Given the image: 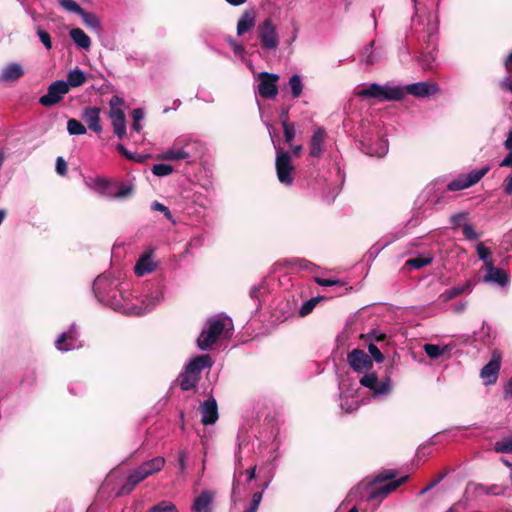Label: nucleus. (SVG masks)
I'll list each match as a JSON object with an SVG mask.
<instances>
[{
	"label": "nucleus",
	"instance_id": "79ce46f5",
	"mask_svg": "<svg viewBox=\"0 0 512 512\" xmlns=\"http://www.w3.org/2000/svg\"><path fill=\"white\" fill-rule=\"evenodd\" d=\"M84 23L91 27V28H94V29H99L100 28V21L99 19L97 18L96 15L92 14V13H89V12H86L83 10V12L80 14Z\"/></svg>",
	"mask_w": 512,
	"mask_h": 512
},
{
	"label": "nucleus",
	"instance_id": "0e129e2a",
	"mask_svg": "<svg viewBox=\"0 0 512 512\" xmlns=\"http://www.w3.org/2000/svg\"><path fill=\"white\" fill-rule=\"evenodd\" d=\"M494 448H512V435L508 438H504L502 441H498Z\"/></svg>",
	"mask_w": 512,
	"mask_h": 512
},
{
	"label": "nucleus",
	"instance_id": "e2e57ef3",
	"mask_svg": "<svg viewBox=\"0 0 512 512\" xmlns=\"http://www.w3.org/2000/svg\"><path fill=\"white\" fill-rule=\"evenodd\" d=\"M367 336H368V338H370L371 340L376 341V342L384 341L386 339L385 333L375 331V330L372 331L371 333H369Z\"/></svg>",
	"mask_w": 512,
	"mask_h": 512
},
{
	"label": "nucleus",
	"instance_id": "de8ad7c7",
	"mask_svg": "<svg viewBox=\"0 0 512 512\" xmlns=\"http://www.w3.org/2000/svg\"><path fill=\"white\" fill-rule=\"evenodd\" d=\"M95 185L99 191V193L103 196L109 197L110 196V184L109 182L104 178H97L95 180Z\"/></svg>",
	"mask_w": 512,
	"mask_h": 512
},
{
	"label": "nucleus",
	"instance_id": "9b49d317",
	"mask_svg": "<svg viewBox=\"0 0 512 512\" xmlns=\"http://www.w3.org/2000/svg\"><path fill=\"white\" fill-rule=\"evenodd\" d=\"M69 92V84L63 80L53 82L45 95L41 96L39 102L42 106L50 107L59 103L63 96Z\"/></svg>",
	"mask_w": 512,
	"mask_h": 512
},
{
	"label": "nucleus",
	"instance_id": "09e8293b",
	"mask_svg": "<svg viewBox=\"0 0 512 512\" xmlns=\"http://www.w3.org/2000/svg\"><path fill=\"white\" fill-rule=\"evenodd\" d=\"M466 188H469L466 180L464 177H459L453 181H451L448 185H447V189L449 191H459V190H463V189H466Z\"/></svg>",
	"mask_w": 512,
	"mask_h": 512
},
{
	"label": "nucleus",
	"instance_id": "5fc2aeb1",
	"mask_svg": "<svg viewBox=\"0 0 512 512\" xmlns=\"http://www.w3.org/2000/svg\"><path fill=\"white\" fill-rule=\"evenodd\" d=\"M477 254L481 260L485 262H492L490 260L491 252L488 248H486L482 243H479L477 245Z\"/></svg>",
	"mask_w": 512,
	"mask_h": 512
},
{
	"label": "nucleus",
	"instance_id": "13d9d810",
	"mask_svg": "<svg viewBox=\"0 0 512 512\" xmlns=\"http://www.w3.org/2000/svg\"><path fill=\"white\" fill-rule=\"evenodd\" d=\"M56 171L61 176L66 175V173H67V163L63 159V157H58L56 159Z\"/></svg>",
	"mask_w": 512,
	"mask_h": 512
},
{
	"label": "nucleus",
	"instance_id": "72a5a7b5",
	"mask_svg": "<svg viewBox=\"0 0 512 512\" xmlns=\"http://www.w3.org/2000/svg\"><path fill=\"white\" fill-rule=\"evenodd\" d=\"M373 45H374L373 41L368 43L362 49L361 54H360L361 61L366 63L367 65H373L377 61V58L374 56V53H373Z\"/></svg>",
	"mask_w": 512,
	"mask_h": 512
},
{
	"label": "nucleus",
	"instance_id": "c85d7f7f",
	"mask_svg": "<svg viewBox=\"0 0 512 512\" xmlns=\"http://www.w3.org/2000/svg\"><path fill=\"white\" fill-rule=\"evenodd\" d=\"M86 82V76L83 73L82 70L79 68H75L74 70L70 71L67 75V84H69V87H79L82 86Z\"/></svg>",
	"mask_w": 512,
	"mask_h": 512
},
{
	"label": "nucleus",
	"instance_id": "f257e3e1",
	"mask_svg": "<svg viewBox=\"0 0 512 512\" xmlns=\"http://www.w3.org/2000/svg\"><path fill=\"white\" fill-rule=\"evenodd\" d=\"M396 476L395 469L381 470L372 478L360 481L350 490L348 497L351 500L380 503L409 479L408 475L398 479Z\"/></svg>",
	"mask_w": 512,
	"mask_h": 512
},
{
	"label": "nucleus",
	"instance_id": "774afa93",
	"mask_svg": "<svg viewBox=\"0 0 512 512\" xmlns=\"http://www.w3.org/2000/svg\"><path fill=\"white\" fill-rule=\"evenodd\" d=\"M504 147L508 151H512V130L508 132L507 138L504 141Z\"/></svg>",
	"mask_w": 512,
	"mask_h": 512
},
{
	"label": "nucleus",
	"instance_id": "6e6552de",
	"mask_svg": "<svg viewBox=\"0 0 512 512\" xmlns=\"http://www.w3.org/2000/svg\"><path fill=\"white\" fill-rule=\"evenodd\" d=\"M258 38L263 49L274 50L279 45L277 28L271 18H266L257 27Z\"/></svg>",
	"mask_w": 512,
	"mask_h": 512
},
{
	"label": "nucleus",
	"instance_id": "ddd939ff",
	"mask_svg": "<svg viewBox=\"0 0 512 512\" xmlns=\"http://www.w3.org/2000/svg\"><path fill=\"white\" fill-rule=\"evenodd\" d=\"M349 366L357 373L368 372L373 368L372 358L361 349H353L347 354Z\"/></svg>",
	"mask_w": 512,
	"mask_h": 512
},
{
	"label": "nucleus",
	"instance_id": "393cba45",
	"mask_svg": "<svg viewBox=\"0 0 512 512\" xmlns=\"http://www.w3.org/2000/svg\"><path fill=\"white\" fill-rule=\"evenodd\" d=\"M200 381V377H196L190 374L187 370H184L177 378V382L183 391H188L195 388Z\"/></svg>",
	"mask_w": 512,
	"mask_h": 512
},
{
	"label": "nucleus",
	"instance_id": "4be33fe9",
	"mask_svg": "<svg viewBox=\"0 0 512 512\" xmlns=\"http://www.w3.org/2000/svg\"><path fill=\"white\" fill-rule=\"evenodd\" d=\"M212 501L213 494L207 490L202 491L201 494L194 500L192 510L194 512H210Z\"/></svg>",
	"mask_w": 512,
	"mask_h": 512
},
{
	"label": "nucleus",
	"instance_id": "9d476101",
	"mask_svg": "<svg viewBox=\"0 0 512 512\" xmlns=\"http://www.w3.org/2000/svg\"><path fill=\"white\" fill-rule=\"evenodd\" d=\"M501 362L502 353L498 349L493 350L490 361L480 371V377L486 385H492L497 382Z\"/></svg>",
	"mask_w": 512,
	"mask_h": 512
},
{
	"label": "nucleus",
	"instance_id": "c03bdc74",
	"mask_svg": "<svg viewBox=\"0 0 512 512\" xmlns=\"http://www.w3.org/2000/svg\"><path fill=\"white\" fill-rule=\"evenodd\" d=\"M143 116H144L143 110L140 108L134 109L132 111V118H133L132 129L134 131H136L137 133H139L142 129V126L140 125V121L143 119Z\"/></svg>",
	"mask_w": 512,
	"mask_h": 512
},
{
	"label": "nucleus",
	"instance_id": "3c124183",
	"mask_svg": "<svg viewBox=\"0 0 512 512\" xmlns=\"http://www.w3.org/2000/svg\"><path fill=\"white\" fill-rule=\"evenodd\" d=\"M60 5L71 12H75L77 14H81L83 12V8H81L74 0H60Z\"/></svg>",
	"mask_w": 512,
	"mask_h": 512
},
{
	"label": "nucleus",
	"instance_id": "7ed1b4c3",
	"mask_svg": "<svg viewBox=\"0 0 512 512\" xmlns=\"http://www.w3.org/2000/svg\"><path fill=\"white\" fill-rule=\"evenodd\" d=\"M358 97L362 99H374L378 102L400 101L404 99V93L400 86L380 85L371 83L367 87L357 92Z\"/></svg>",
	"mask_w": 512,
	"mask_h": 512
},
{
	"label": "nucleus",
	"instance_id": "4c0bfd02",
	"mask_svg": "<svg viewBox=\"0 0 512 512\" xmlns=\"http://www.w3.org/2000/svg\"><path fill=\"white\" fill-rule=\"evenodd\" d=\"M152 173L158 177L168 176L173 173L174 168L169 164H155L152 166Z\"/></svg>",
	"mask_w": 512,
	"mask_h": 512
},
{
	"label": "nucleus",
	"instance_id": "2eb2a0df",
	"mask_svg": "<svg viewBox=\"0 0 512 512\" xmlns=\"http://www.w3.org/2000/svg\"><path fill=\"white\" fill-rule=\"evenodd\" d=\"M199 411L202 417L201 422L204 425L214 424L218 420V405L215 398L213 397H210L209 399L204 401L200 405Z\"/></svg>",
	"mask_w": 512,
	"mask_h": 512
},
{
	"label": "nucleus",
	"instance_id": "a878e982",
	"mask_svg": "<svg viewBox=\"0 0 512 512\" xmlns=\"http://www.w3.org/2000/svg\"><path fill=\"white\" fill-rule=\"evenodd\" d=\"M69 35L71 39L74 41L82 49H89L91 46L90 37L80 28H73L70 30Z\"/></svg>",
	"mask_w": 512,
	"mask_h": 512
},
{
	"label": "nucleus",
	"instance_id": "7c9ffc66",
	"mask_svg": "<svg viewBox=\"0 0 512 512\" xmlns=\"http://www.w3.org/2000/svg\"><path fill=\"white\" fill-rule=\"evenodd\" d=\"M490 170L489 166H486L479 170H473L467 176H465V180L469 187L478 183Z\"/></svg>",
	"mask_w": 512,
	"mask_h": 512
},
{
	"label": "nucleus",
	"instance_id": "c756f323",
	"mask_svg": "<svg viewBox=\"0 0 512 512\" xmlns=\"http://www.w3.org/2000/svg\"><path fill=\"white\" fill-rule=\"evenodd\" d=\"M73 336L70 332L62 333L55 342V346L60 351H68L73 348Z\"/></svg>",
	"mask_w": 512,
	"mask_h": 512
},
{
	"label": "nucleus",
	"instance_id": "37998d69",
	"mask_svg": "<svg viewBox=\"0 0 512 512\" xmlns=\"http://www.w3.org/2000/svg\"><path fill=\"white\" fill-rule=\"evenodd\" d=\"M35 30H36V33H37L40 41L44 45V47L47 50H51L52 49V41H51L50 34L46 30H44L41 26H37L35 28Z\"/></svg>",
	"mask_w": 512,
	"mask_h": 512
},
{
	"label": "nucleus",
	"instance_id": "b1692460",
	"mask_svg": "<svg viewBox=\"0 0 512 512\" xmlns=\"http://www.w3.org/2000/svg\"><path fill=\"white\" fill-rule=\"evenodd\" d=\"M423 349L427 356L432 360H436L439 357L443 356L444 354H447L448 357H450V345L439 346L436 344L427 343L423 346Z\"/></svg>",
	"mask_w": 512,
	"mask_h": 512
},
{
	"label": "nucleus",
	"instance_id": "f704fd0d",
	"mask_svg": "<svg viewBox=\"0 0 512 512\" xmlns=\"http://www.w3.org/2000/svg\"><path fill=\"white\" fill-rule=\"evenodd\" d=\"M289 86L293 98H299L303 90L301 77L297 74L292 75L289 79Z\"/></svg>",
	"mask_w": 512,
	"mask_h": 512
},
{
	"label": "nucleus",
	"instance_id": "58836bf2",
	"mask_svg": "<svg viewBox=\"0 0 512 512\" xmlns=\"http://www.w3.org/2000/svg\"><path fill=\"white\" fill-rule=\"evenodd\" d=\"M148 512H178L176 506L170 501H161L151 507Z\"/></svg>",
	"mask_w": 512,
	"mask_h": 512
},
{
	"label": "nucleus",
	"instance_id": "603ef678",
	"mask_svg": "<svg viewBox=\"0 0 512 512\" xmlns=\"http://www.w3.org/2000/svg\"><path fill=\"white\" fill-rule=\"evenodd\" d=\"M368 351L371 355L370 357H372L377 363H381L384 361L383 353L379 350V348L374 343H370L368 345Z\"/></svg>",
	"mask_w": 512,
	"mask_h": 512
},
{
	"label": "nucleus",
	"instance_id": "f8f14e48",
	"mask_svg": "<svg viewBox=\"0 0 512 512\" xmlns=\"http://www.w3.org/2000/svg\"><path fill=\"white\" fill-rule=\"evenodd\" d=\"M360 384L363 387L370 389L374 395H386L391 391V379L386 377L384 380L379 381L375 372L366 373L360 378Z\"/></svg>",
	"mask_w": 512,
	"mask_h": 512
},
{
	"label": "nucleus",
	"instance_id": "864d4df0",
	"mask_svg": "<svg viewBox=\"0 0 512 512\" xmlns=\"http://www.w3.org/2000/svg\"><path fill=\"white\" fill-rule=\"evenodd\" d=\"M262 492H256L252 496V502L250 506L247 508L246 512H257L258 507L262 501Z\"/></svg>",
	"mask_w": 512,
	"mask_h": 512
},
{
	"label": "nucleus",
	"instance_id": "0eeeda50",
	"mask_svg": "<svg viewBox=\"0 0 512 512\" xmlns=\"http://www.w3.org/2000/svg\"><path fill=\"white\" fill-rule=\"evenodd\" d=\"M93 291L100 302L108 303L117 300L118 282L107 276H98L93 284Z\"/></svg>",
	"mask_w": 512,
	"mask_h": 512
},
{
	"label": "nucleus",
	"instance_id": "4468645a",
	"mask_svg": "<svg viewBox=\"0 0 512 512\" xmlns=\"http://www.w3.org/2000/svg\"><path fill=\"white\" fill-rule=\"evenodd\" d=\"M402 91L404 97L406 94H410L417 98H425L436 94L439 91V87L436 83L417 82L402 87Z\"/></svg>",
	"mask_w": 512,
	"mask_h": 512
},
{
	"label": "nucleus",
	"instance_id": "473e14b6",
	"mask_svg": "<svg viewBox=\"0 0 512 512\" xmlns=\"http://www.w3.org/2000/svg\"><path fill=\"white\" fill-rule=\"evenodd\" d=\"M281 117L282 119V126L284 130V138L287 143H291L293 139L295 138V128L294 125L288 122V115L287 112H283Z\"/></svg>",
	"mask_w": 512,
	"mask_h": 512
},
{
	"label": "nucleus",
	"instance_id": "6e6d98bb",
	"mask_svg": "<svg viewBox=\"0 0 512 512\" xmlns=\"http://www.w3.org/2000/svg\"><path fill=\"white\" fill-rule=\"evenodd\" d=\"M151 207L153 210L163 213L167 219H169V220L172 219V214H171L169 208L167 206H165L164 204L155 201L152 203Z\"/></svg>",
	"mask_w": 512,
	"mask_h": 512
},
{
	"label": "nucleus",
	"instance_id": "bf43d9fd",
	"mask_svg": "<svg viewBox=\"0 0 512 512\" xmlns=\"http://www.w3.org/2000/svg\"><path fill=\"white\" fill-rule=\"evenodd\" d=\"M315 282L320 286H333V285H341L340 280L337 279H324L320 277L315 278Z\"/></svg>",
	"mask_w": 512,
	"mask_h": 512
},
{
	"label": "nucleus",
	"instance_id": "39448f33",
	"mask_svg": "<svg viewBox=\"0 0 512 512\" xmlns=\"http://www.w3.org/2000/svg\"><path fill=\"white\" fill-rule=\"evenodd\" d=\"M275 170L281 184L285 186L293 184L295 167L290 153L281 147H276Z\"/></svg>",
	"mask_w": 512,
	"mask_h": 512
},
{
	"label": "nucleus",
	"instance_id": "412c9836",
	"mask_svg": "<svg viewBox=\"0 0 512 512\" xmlns=\"http://www.w3.org/2000/svg\"><path fill=\"white\" fill-rule=\"evenodd\" d=\"M256 14L254 10H245L237 23V35L242 36L255 25Z\"/></svg>",
	"mask_w": 512,
	"mask_h": 512
},
{
	"label": "nucleus",
	"instance_id": "c9c22d12",
	"mask_svg": "<svg viewBox=\"0 0 512 512\" xmlns=\"http://www.w3.org/2000/svg\"><path fill=\"white\" fill-rule=\"evenodd\" d=\"M67 130L71 135H83L86 133V127L76 119H69L67 122Z\"/></svg>",
	"mask_w": 512,
	"mask_h": 512
},
{
	"label": "nucleus",
	"instance_id": "bb28decb",
	"mask_svg": "<svg viewBox=\"0 0 512 512\" xmlns=\"http://www.w3.org/2000/svg\"><path fill=\"white\" fill-rule=\"evenodd\" d=\"M471 286H472V283L470 281H467L464 285L462 286H455V287H452L446 291H444L441 295H440V299L443 301V302H447V301H450L456 297H458L459 295L463 294L464 292L466 291H469L471 289Z\"/></svg>",
	"mask_w": 512,
	"mask_h": 512
},
{
	"label": "nucleus",
	"instance_id": "cd10ccee",
	"mask_svg": "<svg viewBox=\"0 0 512 512\" xmlns=\"http://www.w3.org/2000/svg\"><path fill=\"white\" fill-rule=\"evenodd\" d=\"M124 101L121 97L119 96H112V98L110 99V112H109V117L111 119H114V118H122V117H125V113L124 111L121 109V106L123 105Z\"/></svg>",
	"mask_w": 512,
	"mask_h": 512
},
{
	"label": "nucleus",
	"instance_id": "a18cd8bd",
	"mask_svg": "<svg viewBox=\"0 0 512 512\" xmlns=\"http://www.w3.org/2000/svg\"><path fill=\"white\" fill-rule=\"evenodd\" d=\"M318 303V298H311L306 301L299 310V315L305 317L310 314Z\"/></svg>",
	"mask_w": 512,
	"mask_h": 512
},
{
	"label": "nucleus",
	"instance_id": "052dcab7",
	"mask_svg": "<svg viewBox=\"0 0 512 512\" xmlns=\"http://www.w3.org/2000/svg\"><path fill=\"white\" fill-rule=\"evenodd\" d=\"M116 148H117L119 153H121L123 156H125L128 159H132V160H135L137 162H142L143 161V157H141V156L139 158L133 157L132 154L122 144H118Z\"/></svg>",
	"mask_w": 512,
	"mask_h": 512
},
{
	"label": "nucleus",
	"instance_id": "20e7f679",
	"mask_svg": "<svg viewBox=\"0 0 512 512\" xmlns=\"http://www.w3.org/2000/svg\"><path fill=\"white\" fill-rule=\"evenodd\" d=\"M231 325V319L228 317L211 318L207 321V328L204 329L197 339L198 347L201 350H207L212 347L220 335Z\"/></svg>",
	"mask_w": 512,
	"mask_h": 512
},
{
	"label": "nucleus",
	"instance_id": "1a4fd4ad",
	"mask_svg": "<svg viewBox=\"0 0 512 512\" xmlns=\"http://www.w3.org/2000/svg\"><path fill=\"white\" fill-rule=\"evenodd\" d=\"M279 75L269 72H261L258 75V88L259 95L264 99H274L278 94L277 83Z\"/></svg>",
	"mask_w": 512,
	"mask_h": 512
},
{
	"label": "nucleus",
	"instance_id": "69168bd1",
	"mask_svg": "<svg viewBox=\"0 0 512 512\" xmlns=\"http://www.w3.org/2000/svg\"><path fill=\"white\" fill-rule=\"evenodd\" d=\"M504 192L508 195L512 194V174L509 175L503 182Z\"/></svg>",
	"mask_w": 512,
	"mask_h": 512
},
{
	"label": "nucleus",
	"instance_id": "680f3d73",
	"mask_svg": "<svg viewBox=\"0 0 512 512\" xmlns=\"http://www.w3.org/2000/svg\"><path fill=\"white\" fill-rule=\"evenodd\" d=\"M500 88L501 90L505 91V92H509L512 94V80L510 77H506L504 78L501 82H500Z\"/></svg>",
	"mask_w": 512,
	"mask_h": 512
},
{
	"label": "nucleus",
	"instance_id": "f3484780",
	"mask_svg": "<svg viewBox=\"0 0 512 512\" xmlns=\"http://www.w3.org/2000/svg\"><path fill=\"white\" fill-rule=\"evenodd\" d=\"M487 274L484 277L485 282L497 283L500 286H506L509 282V275L501 268L494 266L493 262L486 263Z\"/></svg>",
	"mask_w": 512,
	"mask_h": 512
},
{
	"label": "nucleus",
	"instance_id": "ea45409f",
	"mask_svg": "<svg viewBox=\"0 0 512 512\" xmlns=\"http://www.w3.org/2000/svg\"><path fill=\"white\" fill-rule=\"evenodd\" d=\"M432 262L431 257L417 256L407 260L406 265L414 269H420Z\"/></svg>",
	"mask_w": 512,
	"mask_h": 512
},
{
	"label": "nucleus",
	"instance_id": "338daca9",
	"mask_svg": "<svg viewBox=\"0 0 512 512\" xmlns=\"http://www.w3.org/2000/svg\"><path fill=\"white\" fill-rule=\"evenodd\" d=\"M501 167H512V151H508L506 157L500 163Z\"/></svg>",
	"mask_w": 512,
	"mask_h": 512
},
{
	"label": "nucleus",
	"instance_id": "dca6fc26",
	"mask_svg": "<svg viewBox=\"0 0 512 512\" xmlns=\"http://www.w3.org/2000/svg\"><path fill=\"white\" fill-rule=\"evenodd\" d=\"M212 364L213 361L209 354L199 355L189 361V363L185 366V370H187L190 374L201 378L202 370L205 368H210Z\"/></svg>",
	"mask_w": 512,
	"mask_h": 512
},
{
	"label": "nucleus",
	"instance_id": "a211bd4d",
	"mask_svg": "<svg viewBox=\"0 0 512 512\" xmlns=\"http://www.w3.org/2000/svg\"><path fill=\"white\" fill-rule=\"evenodd\" d=\"M155 268L156 263L153 260V251L149 250L140 256L134 267V272L137 276H144L153 272Z\"/></svg>",
	"mask_w": 512,
	"mask_h": 512
},
{
	"label": "nucleus",
	"instance_id": "4d7b16f0",
	"mask_svg": "<svg viewBox=\"0 0 512 512\" xmlns=\"http://www.w3.org/2000/svg\"><path fill=\"white\" fill-rule=\"evenodd\" d=\"M227 41L236 55H243L245 53L244 46L242 44L238 43L232 37H228Z\"/></svg>",
	"mask_w": 512,
	"mask_h": 512
},
{
	"label": "nucleus",
	"instance_id": "6ab92c4d",
	"mask_svg": "<svg viewBox=\"0 0 512 512\" xmlns=\"http://www.w3.org/2000/svg\"><path fill=\"white\" fill-rule=\"evenodd\" d=\"M82 118L88 128L93 132L100 133L102 131V126L100 125V109L98 107L85 108Z\"/></svg>",
	"mask_w": 512,
	"mask_h": 512
},
{
	"label": "nucleus",
	"instance_id": "5701e85b",
	"mask_svg": "<svg viewBox=\"0 0 512 512\" xmlns=\"http://www.w3.org/2000/svg\"><path fill=\"white\" fill-rule=\"evenodd\" d=\"M325 138V131L321 128L314 131L310 141V156L320 157L322 153V145Z\"/></svg>",
	"mask_w": 512,
	"mask_h": 512
},
{
	"label": "nucleus",
	"instance_id": "49530a36",
	"mask_svg": "<svg viewBox=\"0 0 512 512\" xmlns=\"http://www.w3.org/2000/svg\"><path fill=\"white\" fill-rule=\"evenodd\" d=\"M468 215L469 214L467 212H460V213L451 215L450 219H449L450 223H451V228L456 229L460 226H463L462 222L468 218Z\"/></svg>",
	"mask_w": 512,
	"mask_h": 512
},
{
	"label": "nucleus",
	"instance_id": "e433bc0d",
	"mask_svg": "<svg viewBox=\"0 0 512 512\" xmlns=\"http://www.w3.org/2000/svg\"><path fill=\"white\" fill-rule=\"evenodd\" d=\"M112 120L113 130L115 135L122 139L126 135V118H114Z\"/></svg>",
	"mask_w": 512,
	"mask_h": 512
},
{
	"label": "nucleus",
	"instance_id": "8fccbe9b",
	"mask_svg": "<svg viewBox=\"0 0 512 512\" xmlns=\"http://www.w3.org/2000/svg\"><path fill=\"white\" fill-rule=\"evenodd\" d=\"M462 233L464 237L468 240H477L480 237V234H478L475 231L474 227L469 223L463 224Z\"/></svg>",
	"mask_w": 512,
	"mask_h": 512
},
{
	"label": "nucleus",
	"instance_id": "f03ea898",
	"mask_svg": "<svg viewBox=\"0 0 512 512\" xmlns=\"http://www.w3.org/2000/svg\"><path fill=\"white\" fill-rule=\"evenodd\" d=\"M165 464L163 457H156L142 463L127 476L125 484L121 487L118 495L129 494L137 484L148 478L150 475L159 472Z\"/></svg>",
	"mask_w": 512,
	"mask_h": 512
},
{
	"label": "nucleus",
	"instance_id": "423d86ee",
	"mask_svg": "<svg viewBox=\"0 0 512 512\" xmlns=\"http://www.w3.org/2000/svg\"><path fill=\"white\" fill-rule=\"evenodd\" d=\"M180 139H177L173 146L160 155L158 159L165 161H178L183 159H191L195 157V151L202 147L198 141H186L183 145Z\"/></svg>",
	"mask_w": 512,
	"mask_h": 512
},
{
	"label": "nucleus",
	"instance_id": "a19ab883",
	"mask_svg": "<svg viewBox=\"0 0 512 512\" xmlns=\"http://www.w3.org/2000/svg\"><path fill=\"white\" fill-rule=\"evenodd\" d=\"M133 193V186L132 185H124L119 184L118 190L116 192H110V196L112 198H126L129 197Z\"/></svg>",
	"mask_w": 512,
	"mask_h": 512
},
{
	"label": "nucleus",
	"instance_id": "2f4dec72",
	"mask_svg": "<svg viewBox=\"0 0 512 512\" xmlns=\"http://www.w3.org/2000/svg\"><path fill=\"white\" fill-rule=\"evenodd\" d=\"M282 264L287 267L297 266L303 270H311L314 267V264L304 258H291L284 259Z\"/></svg>",
	"mask_w": 512,
	"mask_h": 512
},
{
	"label": "nucleus",
	"instance_id": "aec40b11",
	"mask_svg": "<svg viewBox=\"0 0 512 512\" xmlns=\"http://www.w3.org/2000/svg\"><path fill=\"white\" fill-rule=\"evenodd\" d=\"M24 75V69L19 63H10L3 68L0 82H14Z\"/></svg>",
	"mask_w": 512,
	"mask_h": 512
}]
</instances>
